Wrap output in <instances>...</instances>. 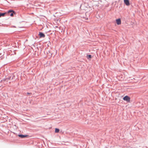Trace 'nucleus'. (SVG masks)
<instances>
[{"mask_svg":"<svg viewBox=\"0 0 148 148\" xmlns=\"http://www.w3.org/2000/svg\"><path fill=\"white\" fill-rule=\"evenodd\" d=\"M7 12V14H8L11 16H13L14 14H16L15 12L12 10H8Z\"/></svg>","mask_w":148,"mask_h":148,"instance_id":"obj_1","label":"nucleus"},{"mask_svg":"<svg viewBox=\"0 0 148 148\" xmlns=\"http://www.w3.org/2000/svg\"><path fill=\"white\" fill-rule=\"evenodd\" d=\"M123 99L124 101H126L128 103L130 102V98L129 96L127 95L124 97L123 98Z\"/></svg>","mask_w":148,"mask_h":148,"instance_id":"obj_2","label":"nucleus"},{"mask_svg":"<svg viewBox=\"0 0 148 148\" xmlns=\"http://www.w3.org/2000/svg\"><path fill=\"white\" fill-rule=\"evenodd\" d=\"M18 136L19 137L22 138H25L28 137V135H23L22 134H19L18 135Z\"/></svg>","mask_w":148,"mask_h":148,"instance_id":"obj_3","label":"nucleus"},{"mask_svg":"<svg viewBox=\"0 0 148 148\" xmlns=\"http://www.w3.org/2000/svg\"><path fill=\"white\" fill-rule=\"evenodd\" d=\"M38 35L39 36L40 38H44L45 37V34L41 32H39Z\"/></svg>","mask_w":148,"mask_h":148,"instance_id":"obj_4","label":"nucleus"},{"mask_svg":"<svg viewBox=\"0 0 148 148\" xmlns=\"http://www.w3.org/2000/svg\"><path fill=\"white\" fill-rule=\"evenodd\" d=\"M116 23L118 25H120L121 24V21L120 18L116 19Z\"/></svg>","mask_w":148,"mask_h":148,"instance_id":"obj_5","label":"nucleus"},{"mask_svg":"<svg viewBox=\"0 0 148 148\" xmlns=\"http://www.w3.org/2000/svg\"><path fill=\"white\" fill-rule=\"evenodd\" d=\"M124 2L126 5L128 6L130 5L129 0H124Z\"/></svg>","mask_w":148,"mask_h":148,"instance_id":"obj_6","label":"nucleus"},{"mask_svg":"<svg viewBox=\"0 0 148 148\" xmlns=\"http://www.w3.org/2000/svg\"><path fill=\"white\" fill-rule=\"evenodd\" d=\"M7 14V12H0V17L4 16L5 14Z\"/></svg>","mask_w":148,"mask_h":148,"instance_id":"obj_7","label":"nucleus"},{"mask_svg":"<svg viewBox=\"0 0 148 148\" xmlns=\"http://www.w3.org/2000/svg\"><path fill=\"white\" fill-rule=\"evenodd\" d=\"M86 57L88 59H90L92 58V56L91 55H87Z\"/></svg>","mask_w":148,"mask_h":148,"instance_id":"obj_8","label":"nucleus"},{"mask_svg":"<svg viewBox=\"0 0 148 148\" xmlns=\"http://www.w3.org/2000/svg\"><path fill=\"white\" fill-rule=\"evenodd\" d=\"M59 129L57 128H56L55 129V133H58L59 131Z\"/></svg>","mask_w":148,"mask_h":148,"instance_id":"obj_9","label":"nucleus"},{"mask_svg":"<svg viewBox=\"0 0 148 148\" xmlns=\"http://www.w3.org/2000/svg\"><path fill=\"white\" fill-rule=\"evenodd\" d=\"M11 76H9L7 77L6 78V79L7 80H10L11 79Z\"/></svg>","mask_w":148,"mask_h":148,"instance_id":"obj_10","label":"nucleus"},{"mask_svg":"<svg viewBox=\"0 0 148 148\" xmlns=\"http://www.w3.org/2000/svg\"><path fill=\"white\" fill-rule=\"evenodd\" d=\"M10 76H11V80L13 79L14 77H15V76L14 75H11Z\"/></svg>","mask_w":148,"mask_h":148,"instance_id":"obj_11","label":"nucleus"},{"mask_svg":"<svg viewBox=\"0 0 148 148\" xmlns=\"http://www.w3.org/2000/svg\"><path fill=\"white\" fill-rule=\"evenodd\" d=\"M6 78L4 79H3L2 80H1V82H2L3 81H6Z\"/></svg>","mask_w":148,"mask_h":148,"instance_id":"obj_12","label":"nucleus"},{"mask_svg":"<svg viewBox=\"0 0 148 148\" xmlns=\"http://www.w3.org/2000/svg\"><path fill=\"white\" fill-rule=\"evenodd\" d=\"M27 95H30V94L31 95L32 94V93H29V92H27Z\"/></svg>","mask_w":148,"mask_h":148,"instance_id":"obj_13","label":"nucleus"},{"mask_svg":"<svg viewBox=\"0 0 148 148\" xmlns=\"http://www.w3.org/2000/svg\"><path fill=\"white\" fill-rule=\"evenodd\" d=\"M11 27H14V28H15V27H16L15 26H12Z\"/></svg>","mask_w":148,"mask_h":148,"instance_id":"obj_14","label":"nucleus"}]
</instances>
